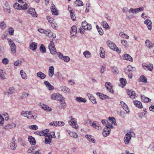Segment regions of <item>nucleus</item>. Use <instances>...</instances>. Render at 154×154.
I'll list each match as a JSON object with an SVG mask.
<instances>
[{
  "mask_svg": "<svg viewBox=\"0 0 154 154\" xmlns=\"http://www.w3.org/2000/svg\"><path fill=\"white\" fill-rule=\"evenodd\" d=\"M51 99L53 100H57L61 102L62 100H64V98L63 96L58 93H54L51 96Z\"/></svg>",
  "mask_w": 154,
  "mask_h": 154,
  "instance_id": "obj_1",
  "label": "nucleus"
},
{
  "mask_svg": "<svg viewBox=\"0 0 154 154\" xmlns=\"http://www.w3.org/2000/svg\"><path fill=\"white\" fill-rule=\"evenodd\" d=\"M48 48L51 54H54L57 53L55 47L54 43L53 42V40L51 41V43L49 44Z\"/></svg>",
  "mask_w": 154,
  "mask_h": 154,
  "instance_id": "obj_2",
  "label": "nucleus"
},
{
  "mask_svg": "<svg viewBox=\"0 0 154 154\" xmlns=\"http://www.w3.org/2000/svg\"><path fill=\"white\" fill-rule=\"evenodd\" d=\"M20 10H26L29 7L28 4L23 0H20Z\"/></svg>",
  "mask_w": 154,
  "mask_h": 154,
  "instance_id": "obj_3",
  "label": "nucleus"
},
{
  "mask_svg": "<svg viewBox=\"0 0 154 154\" xmlns=\"http://www.w3.org/2000/svg\"><path fill=\"white\" fill-rule=\"evenodd\" d=\"M9 43L10 45L12 53H15L16 52V46L14 42L11 39H8Z\"/></svg>",
  "mask_w": 154,
  "mask_h": 154,
  "instance_id": "obj_4",
  "label": "nucleus"
},
{
  "mask_svg": "<svg viewBox=\"0 0 154 154\" xmlns=\"http://www.w3.org/2000/svg\"><path fill=\"white\" fill-rule=\"evenodd\" d=\"M69 123V125H71L73 128H75L76 129L79 128V125H77V122L75 119H72Z\"/></svg>",
  "mask_w": 154,
  "mask_h": 154,
  "instance_id": "obj_5",
  "label": "nucleus"
},
{
  "mask_svg": "<svg viewBox=\"0 0 154 154\" xmlns=\"http://www.w3.org/2000/svg\"><path fill=\"white\" fill-rule=\"evenodd\" d=\"M105 86L106 89L111 93L113 94L114 93V91L112 89V84L109 82L106 83Z\"/></svg>",
  "mask_w": 154,
  "mask_h": 154,
  "instance_id": "obj_6",
  "label": "nucleus"
},
{
  "mask_svg": "<svg viewBox=\"0 0 154 154\" xmlns=\"http://www.w3.org/2000/svg\"><path fill=\"white\" fill-rule=\"evenodd\" d=\"M89 123L94 128H95L96 129H98V130H101V127L100 126V125L98 123L97 124H96L94 122H91H91L90 120H88L87 122L85 123V124H87L88 123Z\"/></svg>",
  "mask_w": 154,
  "mask_h": 154,
  "instance_id": "obj_7",
  "label": "nucleus"
},
{
  "mask_svg": "<svg viewBox=\"0 0 154 154\" xmlns=\"http://www.w3.org/2000/svg\"><path fill=\"white\" fill-rule=\"evenodd\" d=\"M77 33V28L75 25L73 26L71 28L70 35L72 37L74 38L75 37V35Z\"/></svg>",
  "mask_w": 154,
  "mask_h": 154,
  "instance_id": "obj_8",
  "label": "nucleus"
},
{
  "mask_svg": "<svg viewBox=\"0 0 154 154\" xmlns=\"http://www.w3.org/2000/svg\"><path fill=\"white\" fill-rule=\"evenodd\" d=\"M131 138V132L127 133L124 138V141L125 144H128Z\"/></svg>",
  "mask_w": 154,
  "mask_h": 154,
  "instance_id": "obj_9",
  "label": "nucleus"
},
{
  "mask_svg": "<svg viewBox=\"0 0 154 154\" xmlns=\"http://www.w3.org/2000/svg\"><path fill=\"white\" fill-rule=\"evenodd\" d=\"M3 8L4 11L9 14L11 13V11L9 4L7 2L5 3V6L3 7Z\"/></svg>",
  "mask_w": 154,
  "mask_h": 154,
  "instance_id": "obj_10",
  "label": "nucleus"
},
{
  "mask_svg": "<svg viewBox=\"0 0 154 154\" xmlns=\"http://www.w3.org/2000/svg\"><path fill=\"white\" fill-rule=\"evenodd\" d=\"M127 91L128 94L131 98L134 99L137 97V94L134 91H133L132 90H127Z\"/></svg>",
  "mask_w": 154,
  "mask_h": 154,
  "instance_id": "obj_11",
  "label": "nucleus"
},
{
  "mask_svg": "<svg viewBox=\"0 0 154 154\" xmlns=\"http://www.w3.org/2000/svg\"><path fill=\"white\" fill-rule=\"evenodd\" d=\"M142 66L145 69H148L150 71H152L153 68L152 65H148L145 63H143L142 64Z\"/></svg>",
  "mask_w": 154,
  "mask_h": 154,
  "instance_id": "obj_12",
  "label": "nucleus"
},
{
  "mask_svg": "<svg viewBox=\"0 0 154 154\" xmlns=\"http://www.w3.org/2000/svg\"><path fill=\"white\" fill-rule=\"evenodd\" d=\"M110 130H111L109 128L106 126L103 129V133L104 137H106L109 134Z\"/></svg>",
  "mask_w": 154,
  "mask_h": 154,
  "instance_id": "obj_13",
  "label": "nucleus"
},
{
  "mask_svg": "<svg viewBox=\"0 0 154 154\" xmlns=\"http://www.w3.org/2000/svg\"><path fill=\"white\" fill-rule=\"evenodd\" d=\"M108 44L109 47L112 49L116 51H119L118 48L116 47V45L113 43H109Z\"/></svg>",
  "mask_w": 154,
  "mask_h": 154,
  "instance_id": "obj_14",
  "label": "nucleus"
},
{
  "mask_svg": "<svg viewBox=\"0 0 154 154\" xmlns=\"http://www.w3.org/2000/svg\"><path fill=\"white\" fill-rule=\"evenodd\" d=\"M29 48L34 51H35L37 47V43L35 42H32L29 45Z\"/></svg>",
  "mask_w": 154,
  "mask_h": 154,
  "instance_id": "obj_15",
  "label": "nucleus"
},
{
  "mask_svg": "<svg viewBox=\"0 0 154 154\" xmlns=\"http://www.w3.org/2000/svg\"><path fill=\"white\" fill-rule=\"evenodd\" d=\"M49 134H47L45 136V143L47 144H50L51 141V137Z\"/></svg>",
  "mask_w": 154,
  "mask_h": 154,
  "instance_id": "obj_16",
  "label": "nucleus"
},
{
  "mask_svg": "<svg viewBox=\"0 0 154 154\" xmlns=\"http://www.w3.org/2000/svg\"><path fill=\"white\" fill-rule=\"evenodd\" d=\"M144 23L147 25L148 29L151 30L152 28V22L149 19H147L144 21Z\"/></svg>",
  "mask_w": 154,
  "mask_h": 154,
  "instance_id": "obj_17",
  "label": "nucleus"
},
{
  "mask_svg": "<svg viewBox=\"0 0 154 154\" xmlns=\"http://www.w3.org/2000/svg\"><path fill=\"white\" fill-rule=\"evenodd\" d=\"M85 137L89 142L93 143H95V140L94 138V137L90 135H86Z\"/></svg>",
  "mask_w": 154,
  "mask_h": 154,
  "instance_id": "obj_18",
  "label": "nucleus"
},
{
  "mask_svg": "<svg viewBox=\"0 0 154 154\" xmlns=\"http://www.w3.org/2000/svg\"><path fill=\"white\" fill-rule=\"evenodd\" d=\"M28 13L32 16L34 17H37V14H36L35 10L34 8H29L28 10Z\"/></svg>",
  "mask_w": 154,
  "mask_h": 154,
  "instance_id": "obj_19",
  "label": "nucleus"
},
{
  "mask_svg": "<svg viewBox=\"0 0 154 154\" xmlns=\"http://www.w3.org/2000/svg\"><path fill=\"white\" fill-rule=\"evenodd\" d=\"M54 73V68L52 66L49 67L48 69V75L50 77H52Z\"/></svg>",
  "mask_w": 154,
  "mask_h": 154,
  "instance_id": "obj_20",
  "label": "nucleus"
},
{
  "mask_svg": "<svg viewBox=\"0 0 154 154\" xmlns=\"http://www.w3.org/2000/svg\"><path fill=\"white\" fill-rule=\"evenodd\" d=\"M60 88L62 91L64 92H67L68 94L70 93V89L66 86H60Z\"/></svg>",
  "mask_w": 154,
  "mask_h": 154,
  "instance_id": "obj_21",
  "label": "nucleus"
},
{
  "mask_svg": "<svg viewBox=\"0 0 154 154\" xmlns=\"http://www.w3.org/2000/svg\"><path fill=\"white\" fill-rule=\"evenodd\" d=\"M120 103L123 109L126 111L127 113H128L129 112V110L128 109V106L123 101H121Z\"/></svg>",
  "mask_w": 154,
  "mask_h": 154,
  "instance_id": "obj_22",
  "label": "nucleus"
},
{
  "mask_svg": "<svg viewBox=\"0 0 154 154\" xmlns=\"http://www.w3.org/2000/svg\"><path fill=\"white\" fill-rule=\"evenodd\" d=\"M37 76L42 79H45L46 77V75L42 72L39 71L36 73Z\"/></svg>",
  "mask_w": 154,
  "mask_h": 154,
  "instance_id": "obj_23",
  "label": "nucleus"
},
{
  "mask_svg": "<svg viewBox=\"0 0 154 154\" xmlns=\"http://www.w3.org/2000/svg\"><path fill=\"white\" fill-rule=\"evenodd\" d=\"M133 102L134 105L137 107L140 108H142V104L140 102L137 100H134Z\"/></svg>",
  "mask_w": 154,
  "mask_h": 154,
  "instance_id": "obj_24",
  "label": "nucleus"
},
{
  "mask_svg": "<svg viewBox=\"0 0 154 154\" xmlns=\"http://www.w3.org/2000/svg\"><path fill=\"white\" fill-rule=\"evenodd\" d=\"M49 130L48 129H46L44 131H42L39 132H38L37 134L39 135L40 136H46V134H48V132Z\"/></svg>",
  "mask_w": 154,
  "mask_h": 154,
  "instance_id": "obj_25",
  "label": "nucleus"
},
{
  "mask_svg": "<svg viewBox=\"0 0 154 154\" xmlns=\"http://www.w3.org/2000/svg\"><path fill=\"white\" fill-rule=\"evenodd\" d=\"M15 138L13 137L10 145V147L12 149L14 150L16 148V146L15 145Z\"/></svg>",
  "mask_w": 154,
  "mask_h": 154,
  "instance_id": "obj_26",
  "label": "nucleus"
},
{
  "mask_svg": "<svg viewBox=\"0 0 154 154\" xmlns=\"http://www.w3.org/2000/svg\"><path fill=\"white\" fill-rule=\"evenodd\" d=\"M15 89L14 87H10L9 88L8 90L7 91L8 95H11L13 94L15 91Z\"/></svg>",
  "mask_w": 154,
  "mask_h": 154,
  "instance_id": "obj_27",
  "label": "nucleus"
},
{
  "mask_svg": "<svg viewBox=\"0 0 154 154\" xmlns=\"http://www.w3.org/2000/svg\"><path fill=\"white\" fill-rule=\"evenodd\" d=\"M124 58L126 60L130 61H132L133 59L132 57L128 54H125L123 55Z\"/></svg>",
  "mask_w": 154,
  "mask_h": 154,
  "instance_id": "obj_28",
  "label": "nucleus"
},
{
  "mask_svg": "<svg viewBox=\"0 0 154 154\" xmlns=\"http://www.w3.org/2000/svg\"><path fill=\"white\" fill-rule=\"evenodd\" d=\"M140 80L141 82L145 83H147V79L143 75H142L140 77Z\"/></svg>",
  "mask_w": 154,
  "mask_h": 154,
  "instance_id": "obj_29",
  "label": "nucleus"
},
{
  "mask_svg": "<svg viewBox=\"0 0 154 154\" xmlns=\"http://www.w3.org/2000/svg\"><path fill=\"white\" fill-rule=\"evenodd\" d=\"M28 140L30 143L32 144L33 145H35V139L34 138L31 136L29 137Z\"/></svg>",
  "mask_w": 154,
  "mask_h": 154,
  "instance_id": "obj_30",
  "label": "nucleus"
},
{
  "mask_svg": "<svg viewBox=\"0 0 154 154\" xmlns=\"http://www.w3.org/2000/svg\"><path fill=\"white\" fill-rule=\"evenodd\" d=\"M145 43L146 46L149 48H152L154 46V45H153L148 40H146L145 42Z\"/></svg>",
  "mask_w": 154,
  "mask_h": 154,
  "instance_id": "obj_31",
  "label": "nucleus"
},
{
  "mask_svg": "<svg viewBox=\"0 0 154 154\" xmlns=\"http://www.w3.org/2000/svg\"><path fill=\"white\" fill-rule=\"evenodd\" d=\"M100 54L101 57L103 58L105 57V51L103 48L102 47H100Z\"/></svg>",
  "mask_w": 154,
  "mask_h": 154,
  "instance_id": "obj_32",
  "label": "nucleus"
},
{
  "mask_svg": "<svg viewBox=\"0 0 154 154\" xmlns=\"http://www.w3.org/2000/svg\"><path fill=\"white\" fill-rule=\"evenodd\" d=\"M87 95L88 96L89 99L93 103H96V99H95L94 97L91 96V95L90 94H87Z\"/></svg>",
  "mask_w": 154,
  "mask_h": 154,
  "instance_id": "obj_33",
  "label": "nucleus"
},
{
  "mask_svg": "<svg viewBox=\"0 0 154 154\" xmlns=\"http://www.w3.org/2000/svg\"><path fill=\"white\" fill-rule=\"evenodd\" d=\"M76 100L77 101L79 102L85 103L86 102V100L85 98H82L80 97H76Z\"/></svg>",
  "mask_w": 154,
  "mask_h": 154,
  "instance_id": "obj_34",
  "label": "nucleus"
},
{
  "mask_svg": "<svg viewBox=\"0 0 154 154\" xmlns=\"http://www.w3.org/2000/svg\"><path fill=\"white\" fill-rule=\"evenodd\" d=\"M41 107L42 109L45 110L50 111L51 110V109L50 107L48 105L45 104H42L41 105Z\"/></svg>",
  "mask_w": 154,
  "mask_h": 154,
  "instance_id": "obj_35",
  "label": "nucleus"
},
{
  "mask_svg": "<svg viewBox=\"0 0 154 154\" xmlns=\"http://www.w3.org/2000/svg\"><path fill=\"white\" fill-rule=\"evenodd\" d=\"M21 75L22 79H26L27 78L26 74L25 72L23 70H21L20 72Z\"/></svg>",
  "mask_w": 154,
  "mask_h": 154,
  "instance_id": "obj_36",
  "label": "nucleus"
},
{
  "mask_svg": "<svg viewBox=\"0 0 154 154\" xmlns=\"http://www.w3.org/2000/svg\"><path fill=\"white\" fill-rule=\"evenodd\" d=\"M96 94L97 95H98L101 99H104L108 97L106 95L100 93H97Z\"/></svg>",
  "mask_w": 154,
  "mask_h": 154,
  "instance_id": "obj_37",
  "label": "nucleus"
},
{
  "mask_svg": "<svg viewBox=\"0 0 154 154\" xmlns=\"http://www.w3.org/2000/svg\"><path fill=\"white\" fill-rule=\"evenodd\" d=\"M60 103L61 104L59 106V108L60 109H63L66 107V104L65 103L64 100H62V101H61Z\"/></svg>",
  "mask_w": 154,
  "mask_h": 154,
  "instance_id": "obj_38",
  "label": "nucleus"
},
{
  "mask_svg": "<svg viewBox=\"0 0 154 154\" xmlns=\"http://www.w3.org/2000/svg\"><path fill=\"white\" fill-rule=\"evenodd\" d=\"M102 25L105 29H109V27L106 21H103L102 22Z\"/></svg>",
  "mask_w": 154,
  "mask_h": 154,
  "instance_id": "obj_39",
  "label": "nucleus"
},
{
  "mask_svg": "<svg viewBox=\"0 0 154 154\" xmlns=\"http://www.w3.org/2000/svg\"><path fill=\"white\" fill-rule=\"evenodd\" d=\"M37 116V115L35 113H33L31 115H30L29 116H28L27 118L28 119H35Z\"/></svg>",
  "mask_w": 154,
  "mask_h": 154,
  "instance_id": "obj_40",
  "label": "nucleus"
},
{
  "mask_svg": "<svg viewBox=\"0 0 154 154\" xmlns=\"http://www.w3.org/2000/svg\"><path fill=\"white\" fill-rule=\"evenodd\" d=\"M83 55L86 58H89L91 56V53L88 51H86L84 52Z\"/></svg>",
  "mask_w": 154,
  "mask_h": 154,
  "instance_id": "obj_41",
  "label": "nucleus"
},
{
  "mask_svg": "<svg viewBox=\"0 0 154 154\" xmlns=\"http://www.w3.org/2000/svg\"><path fill=\"white\" fill-rule=\"evenodd\" d=\"M119 35L121 37L124 38L128 39L129 38V36L127 34L122 32L119 33Z\"/></svg>",
  "mask_w": 154,
  "mask_h": 154,
  "instance_id": "obj_42",
  "label": "nucleus"
},
{
  "mask_svg": "<svg viewBox=\"0 0 154 154\" xmlns=\"http://www.w3.org/2000/svg\"><path fill=\"white\" fill-rule=\"evenodd\" d=\"M64 125V123L63 122L60 121H56L55 123H54V125L56 126H62Z\"/></svg>",
  "mask_w": 154,
  "mask_h": 154,
  "instance_id": "obj_43",
  "label": "nucleus"
},
{
  "mask_svg": "<svg viewBox=\"0 0 154 154\" xmlns=\"http://www.w3.org/2000/svg\"><path fill=\"white\" fill-rule=\"evenodd\" d=\"M74 3L76 5L78 6H82L83 5V3L82 1L80 0H76V1H75Z\"/></svg>",
  "mask_w": 154,
  "mask_h": 154,
  "instance_id": "obj_44",
  "label": "nucleus"
},
{
  "mask_svg": "<svg viewBox=\"0 0 154 154\" xmlns=\"http://www.w3.org/2000/svg\"><path fill=\"white\" fill-rule=\"evenodd\" d=\"M142 99L145 102L148 103L149 101H150L151 100L149 98L144 97V96H141Z\"/></svg>",
  "mask_w": 154,
  "mask_h": 154,
  "instance_id": "obj_45",
  "label": "nucleus"
},
{
  "mask_svg": "<svg viewBox=\"0 0 154 154\" xmlns=\"http://www.w3.org/2000/svg\"><path fill=\"white\" fill-rule=\"evenodd\" d=\"M88 24L85 21L82 23V26L84 29L86 30V29L88 28L87 26Z\"/></svg>",
  "mask_w": 154,
  "mask_h": 154,
  "instance_id": "obj_46",
  "label": "nucleus"
},
{
  "mask_svg": "<svg viewBox=\"0 0 154 154\" xmlns=\"http://www.w3.org/2000/svg\"><path fill=\"white\" fill-rule=\"evenodd\" d=\"M121 43L125 48H127L128 46V42L125 40H122L121 41Z\"/></svg>",
  "mask_w": 154,
  "mask_h": 154,
  "instance_id": "obj_47",
  "label": "nucleus"
},
{
  "mask_svg": "<svg viewBox=\"0 0 154 154\" xmlns=\"http://www.w3.org/2000/svg\"><path fill=\"white\" fill-rule=\"evenodd\" d=\"M29 95V94H27L26 92H23L22 93L21 97H20V99H23L24 98L27 97Z\"/></svg>",
  "mask_w": 154,
  "mask_h": 154,
  "instance_id": "obj_48",
  "label": "nucleus"
},
{
  "mask_svg": "<svg viewBox=\"0 0 154 154\" xmlns=\"http://www.w3.org/2000/svg\"><path fill=\"white\" fill-rule=\"evenodd\" d=\"M46 18L48 22H49L50 23H53V22H54V21H55L54 19L48 16L46 17Z\"/></svg>",
  "mask_w": 154,
  "mask_h": 154,
  "instance_id": "obj_49",
  "label": "nucleus"
},
{
  "mask_svg": "<svg viewBox=\"0 0 154 154\" xmlns=\"http://www.w3.org/2000/svg\"><path fill=\"white\" fill-rule=\"evenodd\" d=\"M106 65L103 64L100 68V73L101 74H103L106 70Z\"/></svg>",
  "mask_w": 154,
  "mask_h": 154,
  "instance_id": "obj_50",
  "label": "nucleus"
},
{
  "mask_svg": "<svg viewBox=\"0 0 154 154\" xmlns=\"http://www.w3.org/2000/svg\"><path fill=\"white\" fill-rule=\"evenodd\" d=\"M120 81L121 84L123 85H125L127 83L126 79L124 78H121Z\"/></svg>",
  "mask_w": 154,
  "mask_h": 154,
  "instance_id": "obj_51",
  "label": "nucleus"
},
{
  "mask_svg": "<svg viewBox=\"0 0 154 154\" xmlns=\"http://www.w3.org/2000/svg\"><path fill=\"white\" fill-rule=\"evenodd\" d=\"M40 51L43 53H44L46 52V49L45 47L43 44L41 45L40 48Z\"/></svg>",
  "mask_w": 154,
  "mask_h": 154,
  "instance_id": "obj_52",
  "label": "nucleus"
},
{
  "mask_svg": "<svg viewBox=\"0 0 154 154\" xmlns=\"http://www.w3.org/2000/svg\"><path fill=\"white\" fill-rule=\"evenodd\" d=\"M70 17L72 19L73 21H75L76 20V17L75 15L74 14V13L72 12V11L70 12Z\"/></svg>",
  "mask_w": 154,
  "mask_h": 154,
  "instance_id": "obj_53",
  "label": "nucleus"
},
{
  "mask_svg": "<svg viewBox=\"0 0 154 154\" xmlns=\"http://www.w3.org/2000/svg\"><path fill=\"white\" fill-rule=\"evenodd\" d=\"M69 135L72 137L76 138L77 137V134L74 132H71L69 133Z\"/></svg>",
  "mask_w": 154,
  "mask_h": 154,
  "instance_id": "obj_54",
  "label": "nucleus"
},
{
  "mask_svg": "<svg viewBox=\"0 0 154 154\" xmlns=\"http://www.w3.org/2000/svg\"><path fill=\"white\" fill-rule=\"evenodd\" d=\"M38 126L36 125H30L29 126V128L34 130H36L38 129Z\"/></svg>",
  "mask_w": 154,
  "mask_h": 154,
  "instance_id": "obj_55",
  "label": "nucleus"
},
{
  "mask_svg": "<svg viewBox=\"0 0 154 154\" xmlns=\"http://www.w3.org/2000/svg\"><path fill=\"white\" fill-rule=\"evenodd\" d=\"M62 60H63L64 62H68L70 60V59L69 57L68 56H64Z\"/></svg>",
  "mask_w": 154,
  "mask_h": 154,
  "instance_id": "obj_56",
  "label": "nucleus"
},
{
  "mask_svg": "<svg viewBox=\"0 0 154 154\" xmlns=\"http://www.w3.org/2000/svg\"><path fill=\"white\" fill-rule=\"evenodd\" d=\"M15 125L14 123H12L11 124H8L7 127L8 128H11L15 127Z\"/></svg>",
  "mask_w": 154,
  "mask_h": 154,
  "instance_id": "obj_57",
  "label": "nucleus"
},
{
  "mask_svg": "<svg viewBox=\"0 0 154 154\" xmlns=\"http://www.w3.org/2000/svg\"><path fill=\"white\" fill-rule=\"evenodd\" d=\"M148 149L151 150H154V143H152L149 146Z\"/></svg>",
  "mask_w": 154,
  "mask_h": 154,
  "instance_id": "obj_58",
  "label": "nucleus"
},
{
  "mask_svg": "<svg viewBox=\"0 0 154 154\" xmlns=\"http://www.w3.org/2000/svg\"><path fill=\"white\" fill-rule=\"evenodd\" d=\"M90 4L89 3H87L86 4V9L85 10V12L86 13H87L89 11L90 9Z\"/></svg>",
  "mask_w": 154,
  "mask_h": 154,
  "instance_id": "obj_59",
  "label": "nucleus"
},
{
  "mask_svg": "<svg viewBox=\"0 0 154 154\" xmlns=\"http://www.w3.org/2000/svg\"><path fill=\"white\" fill-rule=\"evenodd\" d=\"M9 61L8 59L6 58H4L2 60V63L5 64H7L8 63Z\"/></svg>",
  "mask_w": 154,
  "mask_h": 154,
  "instance_id": "obj_60",
  "label": "nucleus"
},
{
  "mask_svg": "<svg viewBox=\"0 0 154 154\" xmlns=\"http://www.w3.org/2000/svg\"><path fill=\"white\" fill-rule=\"evenodd\" d=\"M129 12L130 13H133L137 14V13L136 8L134 9L131 8L129 11Z\"/></svg>",
  "mask_w": 154,
  "mask_h": 154,
  "instance_id": "obj_61",
  "label": "nucleus"
},
{
  "mask_svg": "<svg viewBox=\"0 0 154 154\" xmlns=\"http://www.w3.org/2000/svg\"><path fill=\"white\" fill-rule=\"evenodd\" d=\"M0 77L1 79H6L5 76L3 74V70H0Z\"/></svg>",
  "mask_w": 154,
  "mask_h": 154,
  "instance_id": "obj_62",
  "label": "nucleus"
},
{
  "mask_svg": "<svg viewBox=\"0 0 154 154\" xmlns=\"http://www.w3.org/2000/svg\"><path fill=\"white\" fill-rule=\"evenodd\" d=\"M97 27L98 26L97 25L96 27L99 34L101 35H103V30L101 28H97Z\"/></svg>",
  "mask_w": 154,
  "mask_h": 154,
  "instance_id": "obj_63",
  "label": "nucleus"
},
{
  "mask_svg": "<svg viewBox=\"0 0 154 154\" xmlns=\"http://www.w3.org/2000/svg\"><path fill=\"white\" fill-rule=\"evenodd\" d=\"M8 32L9 33V34L10 35H12L13 34L14 32V29L11 28L10 27L8 29Z\"/></svg>",
  "mask_w": 154,
  "mask_h": 154,
  "instance_id": "obj_64",
  "label": "nucleus"
}]
</instances>
